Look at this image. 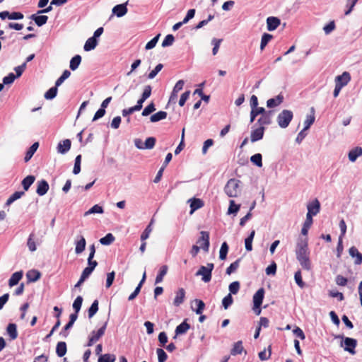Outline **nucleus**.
<instances>
[{
    "mask_svg": "<svg viewBox=\"0 0 362 362\" xmlns=\"http://www.w3.org/2000/svg\"><path fill=\"white\" fill-rule=\"evenodd\" d=\"M296 255L302 268L309 271L311 269V264L309 259L307 238H300L298 240Z\"/></svg>",
    "mask_w": 362,
    "mask_h": 362,
    "instance_id": "obj_1",
    "label": "nucleus"
},
{
    "mask_svg": "<svg viewBox=\"0 0 362 362\" xmlns=\"http://www.w3.org/2000/svg\"><path fill=\"white\" fill-rule=\"evenodd\" d=\"M240 180L232 178L230 179L225 187L224 192L229 197H236L240 194Z\"/></svg>",
    "mask_w": 362,
    "mask_h": 362,
    "instance_id": "obj_2",
    "label": "nucleus"
},
{
    "mask_svg": "<svg viewBox=\"0 0 362 362\" xmlns=\"http://www.w3.org/2000/svg\"><path fill=\"white\" fill-rule=\"evenodd\" d=\"M293 117V113L289 110H283L276 117L278 125L283 129L286 128Z\"/></svg>",
    "mask_w": 362,
    "mask_h": 362,
    "instance_id": "obj_3",
    "label": "nucleus"
},
{
    "mask_svg": "<svg viewBox=\"0 0 362 362\" xmlns=\"http://www.w3.org/2000/svg\"><path fill=\"white\" fill-rule=\"evenodd\" d=\"M214 267V265L212 263H208L206 266H201L195 275L197 276H201L202 280L204 282H209L211 279V273Z\"/></svg>",
    "mask_w": 362,
    "mask_h": 362,
    "instance_id": "obj_4",
    "label": "nucleus"
},
{
    "mask_svg": "<svg viewBox=\"0 0 362 362\" xmlns=\"http://www.w3.org/2000/svg\"><path fill=\"white\" fill-rule=\"evenodd\" d=\"M264 296V289L261 288L253 296V310L256 315H259L261 313L260 306Z\"/></svg>",
    "mask_w": 362,
    "mask_h": 362,
    "instance_id": "obj_5",
    "label": "nucleus"
},
{
    "mask_svg": "<svg viewBox=\"0 0 362 362\" xmlns=\"http://www.w3.org/2000/svg\"><path fill=\"white\" fill-rule=\"evenodd\" d=\"M156 144L155 137H148L144 142L141 139H134V145L139 149H152Z\"/></svg>",
    "mask_w": 362,
    "mask_h": 362,
    "instance_id": "obj_6",
    "label": "nucleus"
},
{
    "mask_svg": "<svg viewBox=\"0 0 362 362\" xmlns=\"http://www.w3.org/2000/svg\"><path fill=\"white\" fill-rule=\"evenodd\" d=\"M308 213L306 215L316 216L320 210V203L317 199H315L307 204Z\"/></svg>",
    "mask_w": 362,
    "mask_h": 362,
    "instance_id": "obj_7",
    "label": "nucleus"
},
{
    "mask_svg": "<svg viewBox=\"0 0 362 362\" xmlns=\"http://www.w3.org/2000/svg\"><path fill=\"white\" fill-rule=\"evenodd\" d=\"M107 322H105L103 327H101L97 332L93 331L92 332V336L89 338L87 346H90L95 342H96L99 339L105 334L106 327H107Z\"/></svg>",
    "mask_w": 362,
    "mask_h": 362,
    "instance_id": "obj_8",
    "label": "nucleus"
},
{
    "mask_svg": "<svg viewBox=\"0 0 362 362\" xmlns=\"http://www.w3.org/2000/svg\"><path fill=\"white\" fill-rule=\"evenodd\" d=\"M201 237L197 241L200 247L205 251L208 252L209 247V234L206 231H201Z\"/></svg>",
    "mask_w": 362,
    "mask_h": 362,
    "instance_id": "obj_9",
    "label": "nucleus"
},
{
    "mask_svg": "<svg viewBox=\"0 0 362 362\" xmlns=\"http://www.w3.org/2000/svg\"><path fill=\"white\" fill-rule=\"evenodd\" d=\"M350 81H351L350 74L347 71H344V72H343L342 74L339 75L335 78V84L343 88L344 86H346Z\"/></svg>",
    "mask_w": 362,
    "mask_h": 362,
    "instance_id": "obj_10",
    "label": "nucleus"
},
{
    "mask_svg": "<svg viewBox=\"0 0 362 362\" xmlns=\"http://www.w3.org/2000/svg\"><path fill=\"white\" fill-rule=\"evenodd\" d=\"M264 131H265L264 127H259L252 130L251 134H250V141L252 143H254V142L261 140L263 138Z\"/></svg>",
    "mask_w": 362,
    "mask_h": 362,
    "instance_id": "obj_11",
    "label": "nucleus"
},
{
    "mask_svg": "<svg viewBox=\"0 0 362 362\" xmlns=\"http://www.w3.org/2000/svg\"><path fill=\"white\" fill-rule=\"evenodd\" d=\"M344 350L349 352L351 354H355V348L357 344V341L356 339L346 337L344 341Z\"/></svg>",
    "mask_w": 362,
    "mask_h": 362,
    "instance_id": "obj_12",
    "label": "nucleus"
},
{
    "mask_svg": "<svg viewBox=\"0 0 362 362\" xmlns=\"http://www.w3.org/2000/svg\"><path fill=\"white\" fill-rule=\"evenodd\" d=\"M272 111H264V113H263L257 120V124L259 125V127L269 125L272 123Z\"/></svg>",
    "mask_w": 362,
    "mask_h": 362,
    "instance_id": "obj_13",
    "label": "nucleus"
},
{
    "mask_svg": "<svg viewBox=\"0 0 362 362\" xmlns=\"http://www.w3.org/2000/svg\"><path fill=\"white\" fill-rule=\"evenodd\" d=\"M284 96L282 94H279L277 96L273 98H270L267 101V106L269 108H274L280 105L284 101Z\"/></svg>",
    "mask_w": 362,
    "mask_h": 362,
    "instance_id": "obj_14",
    "label": "nucleus"
},
{
    "mask_svg": "<svg viewBox=\"0 0 362 362\" xmlns=\"http://www.w3.org/2000/svg\"><path fill=\"white\" fill-rule=\"evenodd\" d=\"M49 189V184L45 180L38 181L36 192L39 196L45 195Z\"/></svg>",
    "mask_w": 362,
    "mask_h": 362,
    "instance_id": "obj_15",
    "label": "nucleus"
},
{
    "mask_svg": "<svg viewBox=\"0 0 362 362\" xmlns=\"http://www.w3.org/2000/svg\"><path fill=\"white\" fill-rule=\"evenodd\" d=\"M280 20L276 17H269L267 19V29L269 31L276 30L280 25Z\"/></svg>",
    "mask_w": 362,
    "mask_h": 362,
    "instance_id": "obj_16",
    "label": "nucleus"
},
{
    "mask_svg": "<svg viewBox=\"0 0 362 362\" xmlns=\"http://www.w3.org/2000/svg\"><path fill=\"white\" fill-rule=\"evenodd\" d=\"M127 3L116 5L112 8V13L117 17H122L127 13Z\"/></svg>",
    "mask_w": 362,
    "mask_h": 362,
    "instance_id": "obj_17",
    "label": "nucleus"
},
{
    "mask_svg": "<svg viewBox=\"0 0 362 362\" xmlns=\"http://www.w3.org/2000/svg\"><path fill=\"white\" fill-rule=\"evenodd\" d=\"M71 142L69 139H64L62 142H59L57 146V151L60 153H65L69 151L71 148Z\"/></svg>",
    "mask_w": 362,
    "mask_h": 362,
    "instance_id": "obj_18",
    "label": "nucleus"
},
{
    "mask_svg": "<svg viewBox=\"0 0 362 362\" xmlns=\"http://www.w3.org/2000/svg\"><path fill=\"white\" fill-rule=\"evenodd\" d=\"M349 252L350 256L355 258L354 263L356 264H361L362 263V254L358 252L357 248L351 247Z\"/></svg>",
    "mask_w": 362,
    "mask_h": 362,
    "instance_id": "obj_19",
    "label": "nucleus"
},
{
    "mask_svg": "<svg viewBox=\"0 0 362 362\" xmlns=\"http://www.w3.org/2000/svg\"><path fill=\"white\" fill-rule=\"evenodd\" d=\"M361 156H362V148L358 146L351 149L348 154L349 159L351 162H355Z\"/></svg>",
    "mask_w": 362,
    "mask_h": 362,
    "instance_id": "obj_20",
    "label": "nucleus"
},
{
    "mask_svg": "<svg viewBox=\"0 0 362 362\" xmlns=\"http://www.w3.org/2000/svg\"><path fill=\"white\" fill-rule=\"evenodd\" d=\"M185 297V291L184 288H181L176 293L175 298L173 301V304L175 306H179L184 302Z\"/></svg>",
    "mask_w": 362,
    "mask_h": 362,
    "instance_id": "obj_21",
    "label": "nucleus"
},
{
    "mask_svg": "<svg viewBox=\"0 0 362 362\" xmlns=\"http://www.w3.org/2000/svg\"><path fill=\"white\" fill-rule=\"evenodd\" d=\"M310 115L306 116V119L304 122V130H308L310 126L314 123L315 117V109L314 107L310 108Z\"/></svg>",
    "mask_w": 362,
    "mask_h": 362,
    "instance_id": "obj_22",
    "label": "nucleus"
},
{
    "mask_svg": "<svg viewBox=\"0 0 362 362\" xmlns=\"http://www.w3.org/2000/svg\"><path fill=\"white\" fill-rule=\"evenodd\" d=\"M30 18L35 21L37 26L40 27L47 23L48 16L44 15L36 16L35 14H33L30 16Z\"/></svg>",
    "mask_w": 362,
    "mask_h": 362,
    "instance_id": "obj_23",
    "label": "nucleus"
},
{
    "mask_svg": "<svg viewBox=\"0 0 362 362\" xmlns=\"http://www.w3.org/2000/svg\"><path fill=\"white\" fill-rule=\"evenodd\" d=\"M41 274L39 271L35 269L30 270L26 274V277L30 282H35L40 279Z\"/></svg>",
    "mask_w": 362,
    "mask_h": 362,
    "instance_id": "obj_24",
    "label": "nucleus"
},
{
    "mask_svg": "<svg viewBox=\"0 0 362 362\" xmlns=\"http://www.w3.org/2000/svg\"><path fill=\"white\" fill-rule=\"evenodd\" d=\"M23 277V272H16L15 273H13L9 281H8V285L9 286L12 287L16 284H18V282L20 281V280L22 279Z\"/></svg>",
    "mask_w": 362,
    "mask_h": 362,
    "instance_id": "obj_25",
    "label": "nucleus"
},
{
    "mask_svg": "<svg viewBox=\"0 0 362 362\" xmlns=\"http://www.w3.org/2000/svg\"><path fill=\"white\" fill-rule=\"evenodd\" d=\"M6 331L11 340H14L18 337L17 327L16 324H8L6 328Z\"/></svg>",
    "mask_w": 362,
    "mask_h": 362,
    "instance_id": "obj_26",
    "label": "nucleus"
},
{
    "mask_svg": "<svg viewBox=\"0 0 362 362\" xmlns=\"http://www.w3.org/2000/svg\"><path fill=\"white\" fill-rule=\"evenodd\" d=\"M98 45V40L97 39H95V37H89L85 45H84V47H83V49L86 52H88V51H90L92 49H94L95 48V47L97 46Z\"/></svg>",
    "mask_w": 362,
    "mask_h": 362,
    "instance_id": "obj_27",
    "label": "nucleus"
},
{
    "mask_svg": "<svg viewBox=\"0 0 362 362\" xmlns=\"http://www.w3.org/2000/svg\"><path fill=\"white\" fill-rule=\"evenodd\" d=\"M67 351L66 344L64 341H59L57 344L56 353L59 357L64 356Z\"/></svg>",
    "mask_w": 362,
    "mask_h": 362,
    "instance_id": "obj_28",
    "label": "nucleus"
},
{
    "mask_svg": "<svg viewBox=\"0 0 362 362\" xmlns=\"http://www.w3.org/2000/svg\"><path fill=\"white\" fill-rule=\"evenodd\" d=\"M35 177L33 175H28L22 180V186L25 191H28L30 187L35 182Z\"/></svg>",
    "mask_w": 362,
    "mask_h": 362,
    "instance_id": "obj_29",
    "label": "nucleus"
},
{
    "mask_svg": "<svg viewBox=\"0 0 362 362\" xmlns=\"http://www.w3.org/2000/svg\"><path fill=\"white\" fill-rule=\"evenodd\" d=\"M39 146L38 142H35L27 151L25 156L24 158L25 162L29 161L31 158L33 157V154L37 151V148Z\"/></svg>",
    "mask_w": 362,
    "mask_h": 362,
    "instance_id": "obj_30",
    "label": "nucleus"
},
{
    "mask_svg": "<svg viewBox=\"0 0 362 362\" xmlns=\"http://www.w3.org/2000/svg\"><path fill=\"white\" fill-rule=\"evenodd\" d=\"M189 328L190 325L185 320L176 327L175 333L177 335L185 334Z\"/></svg>",
    "mask_w": 362,
    "mask_h": 362,
    "instance_id": "obj_31",
    "label": "nucleus"
},
{
    "mask_svg": "<svg viewBox=\"0 0 362 362\" xmlns=\"http://www.w3.org/2000/svg\"><path fill=\"white\" fill-rule=\"evenodd\" d=\"M188 202H190L191 214L203 206V202L199 199L194 198L189 199Z\"/></svg>",
    "mask_w": 362,
    "mask_h": 362,
    "instance_id": "obj_32",
    "label": "nucleus"
},
{
    "mask_svg": "<svg viewBox=\"0 0 362 362\" xmlns=\"http://www.w3.org/2000/svg\"><path fill=\"white\" fill-rule=\"evenodd\" d=\"M86 243L85 238L81 236V239L76 243L75 252L76 254H80L83 252L86 248Z\"/></svg>",
    "mask_w": 362,
    "mask_h": 362,
    "instance_id": "obj_33",
    "label": "nucleus"
},
{
    "mask_svg": "<svg viewBox=\"0 0 362 362\" xmlns=\"http://www.w3.org/2000/svg\"><path fill=\"white\" fill-rule=\"evenodd\" d=\"M244 350L242 341H238L233 344L230 354L233 356L240 354Z\"/></svg>",
    "mask_w": 362,
    "mask_h": 362,
    "instance_id": "obj_34",
    "label": "nucleus"
},
{
    "mask_svg": "<svg viewBox=\"0 0 362 362\" xmlns=\"http://www.w3.org/2000/svg\"><path fill=\"white\" fill-rule=\"evenodd\" d=\"M255 235V231L253 230L251 231L250 235L245 240V246L247 251H252V241Z\"/></svg>",
    "mask_w": 362,
    "mask_h": 362,
    "instance_id": "obj_35",
    "label": "nucleus"
},
{
    "mask_svg": "<svg viewBox=\"0 0 362 362\" xmlns=\"http://www.w3.org/2000/svg\"><path fill=\"white\" fill-rule=\"evenodd\" d=\"M265 109L262 107H256L251 110L250 112V122H253L258 115H262L264 113Z\"/></svg>",
    "mask_w": 362,
    "mask_h": 362,
    "instance_id": "obj_36",
    "label": "nucleus"
},
{
    "mask_svg": "<svg viewBox=\"0 0 362 362\" xmlns=\"http://www.w3.org/2000/svg\"><path fill=\"white\" fill-rule=\"evenodd\" d=\"M81 62V57L78 54L75 55L70 61L69 67L71 70H76L80 65Z\"/></svg>",
    "mask_w": 362,
    "mask_h": 362,
    "instance_id": "obj_37",
    "label": "nucleus"
},
{
    "mask_svg": "<svg viewBox=\"0 0 362 362\" xmlns=\"http://www.w3.org/2000/svg\"><path fill=\"white\" fill-rule=\"evenodd\" d=\"M24 192H15L13 194H11L9 198L7 199L6 202V205L8 206L11 204L16 200L20 199L23 195H24Z\"/></svg>",
    "mask_w": 362,
    "mask_h": 362,
    "instance_id": "obj_38",
    "label": "nucleus"
},
{
    "mask_svg": "<svg viewBox=\"0 0 362 362\" xmlns=\"http://www.w3.org/2000/svg\"><path fill=\"white\" fill-rule=\"evenodd\" d=\"M98 310V300H95L88 310L89 318L93 317Z\"/></svg>",
    "mask_w": 362,
    "mask_h": 362,
    "instance_id": "obj_39",
    "label": "nucleus"
},
{
    "mask_svg": "<svg viewBox=\"0 0 362 362\" xmlns=\"http://www.w3.org/2000/svg\"><path fill=\"white\" fill-rule=\"evenodd\" d=\"M228 252V244L226 242H224L222 243L219 251V258L221 260H225L226 259Z\"/></svg>",
    "mask_w": 362,
    "mask_h": 362,
    "instance_id": "obj_40",
    "label": "nucleus"
},
{
    "mask_svg": "<svg viewBox=\"0 0 362 362\" xmlns=\"http://www.w3.org/2000/svg\"><path fill=\"white\" fill-rule=\"evenodd\" d=\"M116 356L114 354H105L100 355L98 358V362H115Z\"/></svg>",
    "mask_w": 362,
    "mask_h": 362,
    "instance_id": "obj_41",
    "label": "nucleus"
},
{
    "mask_svg": "<svg viewBox=\"0 0 362 362\" xmlns=\"http://www.w3.org/2000/svg\"><path fill=\"white\" fill-rule=\"evenodd\" d=\"M115 239L112 233H107L105 237L100 238V243L104 245H109L115 241Z\"/></svg>",
    "mask_w": 362,
    "mask_h": 362,
    "instance_id": "obj_42",
    "label": "nucleus"
},
{
    "mask_svg": "<svg viewBox=\"0 0 362 362\" xmlns=\"http://www.w3.org/2000/svg\"><path fill=\"white\" fill-rule=\"evenodd\" d=\"M104 212L103 208L98 204H95L92 206L88 211L85 212V216H88L92 214H103Z\"/></svg>",
    "mask_w": 362,
    "mask_h": 362,
    "instance_id": "obj_43",
    "label": "nucleus"
},
{
    "mask_svg": "<svg viewBox=\"0 0 362 362\" xmlns=\"http://www.w3.org/2000/svg\"><path fill=\"white\" fill-rule=\"evenodd\" d=\"M262 156L260 153H256L250 157V161L258 167L262 166Z\"/></svg>",
    "mask_w": 362,
    "mask_h": 362,
    "instance_id": "obj_44",
    "label": "nucleus"
},
{
    "mask_svg": "<svg viewBox=\"0 0 362 362\" xmlns=\"http://www.w3.org/2000/svg\"><path fill=\"white\" fill-rule=\"evenodd\" d=\"M57 94V88L54 86L50 88L45 93V98L47 100H52L54 98L56 97Z\"/></svg>",
    "mask_w": 362,
    "mask_h": 362,
    "instance_id": "obj_45",
    "label": "nucleus"
},
{
    "mask_svg": "<svg viewBox=\"0 0 362 362\" xmlns=\"http://www.w3.org/2000/svg\"><path fill=\"white\" fill-rule=\"evenodd\" d=\"M272 38V35L268 33H264L262 36L261 39V44H260V49L261 50H263L264 47L267 46V43L270 41V40Z\"/></svg>",
    "mask_w": 362,
    "mask_h": 362,
    "instance_id": "obj_46",
    "label": "nucleus"
},
{
    "mask_svg": "<svg viewBox=\"0 0 362 362\" xmlns=\"http://www.w3.org/2000/svg\"><path fill=\"white\" fill-rule=\"evenodd\" d=\"M240 259H238L236 261L230 264V265L226 269V274L230 275L233 272H235L239 267Z\"/></svg>",
    "mask_w": 362,
    "mask_h": 362,
    "instance_id": "obj_47",
    "label": "nucleus"
},
{
    "mask_svg": "<svg viewBox=\"0 0 362 362\" xmlns=\"http://www.w3.org/2000/svg\"><path fill=\"white\" fill-rule=\"evenodd\" d=\"M83 303V298L81 296H78L73 303V308L74 311L76 312V313H78V312L81 310V305Z\"/></svg>",
    "mask_w": 362,
    "mask_h": 362,
    "instance_id": "obj_48",
    "label": "nucleus"
},
{
    "mask_svg": "<svg viewBox=\"0 0 362 362\" xmlns=\"http://www.w3.org/2000/svg\"><path fill=\"white\" fill-rule=\"evenodd\" d=\"M240 285L238 281L232 282L228 286L230 295L231 294L235 295V294L238 293V292L240 290Z\"/></svg>",
    "mask_w": 362,
    "mask_h": 362,
    "instance_id": "obj_49",
    "label": "nucleus"
},
{
    "mask_svg": "<svg viewBox=\"0 0 362 362\" xmlns=\"http://www.w3.org/2000/svg\"><path fill=\"white\" fill-rule=\"evenodd\" d=\"M81 155H78L76 157L74 167V170H73V173L75 175L78 174L81 171Z\"/></svg>",
    "mask_w": 362,
    "mask_h": 362,
    "instance_id": "obj_50",
    "label": "nucleus"
},
{
    "mask_svg": "<svg viewBox=\"0 0 362 362\" xmlns=\"http://www.w3.org/2000/svg\"><path fill=\"white\" fill-rule=\"evenodd\" d=\"M271 356V346H269L268 351L266 349L259 353V358L261 361L268 360Z\"/></svg>",
    "mask_w": 362,
    "mask_h": 362,
    "instance_id": "obj_51",
    "label": "nucleus"
},
{
    "mask_svg": "<svg viewBox=\"0 0 362 362\" xmlns=\"http://www.w3.org/2000/svg\"><path fill=\"white\" fill-rule=\"evenodd\" d=\"M175 40L174 36L171 34L168 35L162 42V46L166 47L173 44Z\"/></svg>",
    "mask_w": 362,
    "mask_h": 362,
    "instance_id": "obj_52",
    "label": "nucleus"
},
{
    "mask_svg": "<svg viewBox=\"0 0 362 362\" xmlns=\"http://www.w3.org/2000/svg\"><path fill=\"white\" fill-rule=\"evenodd\" d=\"M221 42H222V39L214 38L211 40V43L214 45V48L212 49V53L214 55H216L218 53V49H219Z\"/></svg>",
    "mask_w": 362,
    "mask_h": 362,
    "instance_id": "obj_53",
    "label": "nucleus"
},
{
    "mask_svg": "<svg viewBox=\"0 0 362 362\" xmlns=\"http://www.w3.org/2000/svg\"><path fill=\"white\" fill-rule=\"evenodd\" d=\"M240 209V205L235 204L233 200L230 201V205L228 209V214H235Z\"/></svg>",
    "mask_w": 362,
    "mask_h": 362,
    "instance_id": "obj_54",
    "label": "nucleus"
},
{
    "mask_svg": "<svg viewBox=\"0 0 362 362\" xmlns=\"http://www.w3.org/2000/svg\"><path fill=\"white\" fill-rule=\"evenodd\" d=\"M294 278H295L296 283L298 284V286L300 288H303L305 286V283L303 281L300 271H297L295 273Z\"/></svg>",
    "mask_w": 362,
    "mask_h": 362,
    "instance_id": "obj_55",
    "label": "nucleus"
},
{
    "mask_svg": "<svg viewBox=\"0 0 362 362\" xmlns=\"http://www.w3.org/2000/svg\"><path fill=\"white\" fill-rule=\"evenodd\" d=\"M233 302V299L230 295V293L228 294L226 297L223 298L222 300L223 306L225 309H227Z\"/></svg>",
    "mask_w": 362,
    "mask_h": 362,
    "instance_id": "obj_56",
    "label": "nucleus"
},
{
    "mask_svg": "<svg viewBox=\"0 0 362 362\" xmlns=\"http://www.w3.org/2000/svg\"><path fill=\"white\" fill-rule=\"evenodd\" d=\"M33 238H34V235L33 233H31L29 235L28 243H27L28 247L31 252H34L36 250V245H35V243L33 240Z\"/></svg>",
    "mask_w": 362,
    "mask_h": 362,
    "instance_id": "obj_57",
    "label": "nucleus"
},
{
    "mask_svg": "<svg viewBox=\"0 0 362 362\" xmlns=\"http://www.w3.org/2000/svg\"><path fill=\"white\" fill-rule=\"evenodd\" d=\"M155 110H156L155 105L153 103H151L144 109V110L142 112V115L148 116V115H150Z\"/></svg>",
    "mask_w": 362,
    "mask_h": 362,
    "instance_id": "obj_58",
    "label": "nucleus"
},
{
    "mask_svg": "<svg viewBox=\"0 0 362 362\" xmlns=\"http://www.w3.org/2000/svg\"><path fill=\"white\" fill-rule=\"evenodd\" d=\"M335 29L334 21L329 22L327 25L323 27V30L326 35H329Z\"/></svg>",
    "mask_w": 362,
    "mask_h": 362,
    "instance_id": "obj_59",
    "label": "nucleus"
},
{
    "mask_svg": "<svg viewBox=\"0 0 362 362\" xmlns=\"http://www.w3.org/2000/svg\"><path fill=\"white\" fill-rule=\"evenodd\" d=\"M194 302L197 305V308L196 310H194V311L197 314H202L205 307L204 303L202 300L198 299H196Z\"/></svg>",
    "mask_w": 362,
    "mask_h": 362,
    "instance_id": "obj_60",
    "label": "nucleus"
},
{
    "mask_svg": "<svg viewBox=\"0 0 362 362\" xmlns=\"http://www.w3.org/2000/svg\"><path fill=\"white\" fill-rule=\"evenodd\" d=\"M115 273L114 271L112 272H110L107 274V279H106V287L110 288L115 279Z\"/></svg>",
    "mask_w": 362,
    "mask_h": 362,
    "instance_id": "obj_61",
    "label": "nucleus"
},
{
    "mask_svg": "<svg viewBox=\"0 0 362 362\" xmlns=\"http://www.w3.org/2000/svg\"><path fill=\"white\" fill-rule=\"evenodd\" d=\"M266 274L267 275H274L276 272V264L275 262H272L269 266L266 268Z\"/></svg>",
    "mask_w": 362,
    "mask_h": 362,
    "instance_id": "obj_62",
    "label": "nucleus"
},
{
    "mask_svg": "<svg viewBox=\"0 0 362 362\" xmlns=\"http://www.w3.org/2000/svg\"><path fill=\"white\" fill-rule=\"evenodd\" d=\"M158 41V35H156L151 40H150L146 45V49H151L156 47L157 42Z\"/></svg>",
    "mask_w": 362,
    "mask_h": 362,
    "instance_id": "obj_63",
    "label": "nucleus"
},
{
    "mask_svg": "<svg viewBox=\"0 0 362 362\" xmlns=\"http://www.w3.org/2000/svg\"><path fill=\"white\" fill-rule=\"evenodd\" d=\"M214 144V141L211 139H209L204 142L202 147V153L206 154L208 148Z\"/></svg>",
    "mask_w": 362,
    "mask_h": 362,
    "instance_id": "obj_64",
    "label": "nucleus"
}]
</instances>
